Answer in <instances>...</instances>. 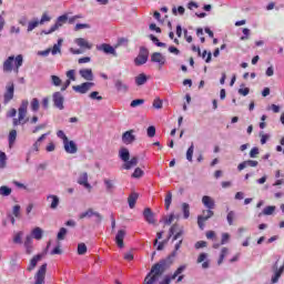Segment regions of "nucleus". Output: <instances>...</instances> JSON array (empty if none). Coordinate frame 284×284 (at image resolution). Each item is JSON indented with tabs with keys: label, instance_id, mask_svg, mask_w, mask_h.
Wrapping results in <instances>:
<instances>
[{
	"label": "nucleus",
	"instance_id": "6ab92c4d",
	"mask_svg": "<svg viewBox=\"0 0 284 284\" xmlns=\"http://www.w3.org/2000/svg\"><path fill=\"white\" fill-rule=\"evenodd\" d=\"M273 268H275V272L274 275L272 276V283H276L284 272V265L278 268V261H276Z\"/></svg>",
	"mask_w": 284,
	"mask_h": 284
},
{
	"label": "nucleus",
	"instance_id": "2eb2a0df",
	"mask_svg": "<svg viewBox=\"0 0 284 284\" xmlns=\"http://www.w3.org/2000/svg\"><path fill=\"white\" fill-rule=\"evenodd\" d=\"M79 74L84 81L92 82L94 81V73L92 72V69H81L79 71Z\"/></svg>",
	"mask_w": 284,
	"mask_h": 284
},
{
	"label": "nucleus",
	"instance_id": "cd10ccee",
	"mask_svg": "<svg viewBox=\"0 0 284 284\" xmlns=\"http://www.w3.org/2000/svg\"><path fill=\"white\" fill-rule=\"evenodd\" d=\"M61 45H63V39H58V42L53 44L51 49V54L54 57L57 54H61Z\"/></svg>",
	"mask_w": 284,
	"mask_h": 284
},
{
	"label": "nucleus",
	"instance_id": "69168bd1",
	"mask_svg": "<svg viewBox=\"0 0 284 284\" xmlns=\"http://www.w3.org/2000/svg\"><path fill=\"white\" fill-rule=\"evenodd\" d=\"M50 16H48V13H43L41 19L39 20L40 26H43V23H48V21H50Z\"/></svg>",
	"mask_w": 284,
	"mask_h": 284
},
{
	"label": "nucleus",
	"instance_id": "864d4df0",
	"mask_svg": "<svg viewBox=\"0 0 284 284\" xmlns=\"http://www.w3.org/2000/svg\"><path fill=\"white\" fill-rule=\"evenodd\" d=\"M143 103H145V100L143 99H135L133 101H131V108H139V105H143Z\"/></svg>",
	"mask_w": 284,
	"mask_h": 284
},
{
	"label": "nucleus",
	"instance_id": "0eeeda50",
	"mask_svg": "<svg viewBox=\"0 0 284 284\" xmlns=\"http://www.w3.org/2000/svg\"><path fill=\"white\" fill-rule=\"evenodd\" d=\"M97 50L99 52H104V54H112V57H119V53H116V49H114V47H112L110 43L98 44Z\"/></svg>",
	"mask_w": 284,
	"mask_h": 284
},
{
	"label": "nucleus",
	"instance_id": "c03bdc74",
	"mask_svg": "<svg viewBox=\"0 0 284 284\" xmlns=\"http://www.w3.org/2000/svg\"><path fill=\"white\" fill-rule=\"evenodd\" d=\"M89 99H91L92 101H103V97L99 95V91H92L89 94Z\"/></svg>",
	"mask_w": 284,
	"mask_h": 284
},
{
	"label": "nucleus",
	"instance_id": "4be33fe9",
	"mask_svg": "<svg viewBox=\"0 0 284 284\" xmlns=\"http://www.w3.org/2000/svg\"><path fill=\"white\" fill-rule=\"evenodd\" d=\"M274 212H276V206L268 205L264 207L263 211L257 214V216L258 219H261V216H272Z\"/></svg>",
	"mask_w": 284,
	"mask_h": 284
},
{
	"label": "nucleus",
	"instance_id": "a19ab883",
	"mask_svg": "<svg viewBox=\"0 0 284 284\" xmlns=\"http://www.w3.org/2000/svg\"><path fill=\"white\" fill-rule=\"evenodd\" d=\"M227 252H229L227 247H223L221 250V254H220V257L217 260V265H221L223 263V261H225V256H227Z\"/></svg>",
	"mask_w": 284,
	"mask_h": 284
},
{
	"label": "nucleus",
	"instance_id": "20e7f679",
	"mask_svg": "<svg viewBox=\"0 0 284 284\" xmlns=\"http://www.w3.org/2000/svg\"><path fill=\"white\" fill-rule=\"evenodd\" d=\"M186 268H187L186 265H181L180 267H178V270L172 275H165L164 278L159 284L172 283V281H174V278H176V276H181V274H183Z\"/></svg>",
	"mask_w": 284,
	"mask_h": 284
},
{
	"label": "nucleus",
	"instance_id": "39448f33",
	"mask_svg": "<svg viewBox=\"0 0 284 284\" xmlns=\"http://www.w3.org/2000/svg\"><path fill=\"white\" fill-rule=\"evenodd\" d=\"M92 88H94V82H83L82 84L73 85L72 90L78 94H88Z\"/></svg>",
	"mask_w": 284,
	"mask_h": 284
},
{
	"label": "nucleus",
	"instance_id": "412c9836",
	"mask_svg": "<svg viewBox=\"0 0 284 284\" xmlns=\"http://www.w3.org/2000/svg\"><path fill=\"white\" fill-rule=\"evenodd\" d=\"M74 43L78 44L79 48H84V50H92V44L85 40V38H78L74 40Z\"/></svg>",
	"mask_w": 284,
	"mask_h": 284
},
{
	"label": "nucleus",
	"instance_id": "13d9d810",
	"mask_svg": "<svg viewBox=\"0 0 284 284\" xmlns=\"http://www.w3.org/2000/svg\"><path fill=\"white\" fill-rule=\"evenodd\" d=\"M57 136H58V139H61L63 143L69 140L68 135H65V132H63V130H59L57 132Z\"/></svg>",
	"mask_w": 284,
	"mask_h": 284
},
{
	"label": "nucleus",
	"instance_id": "a18cd8bd",
	"mask_svg": "<svg viewBox=\"0 0 284 284\" xmlns=\"http://www.w3.org/2000/svg\"><path fill=\"white\" fill-rule=\"evenodd\" d=\"M39 106H40V104H39V99L33 98V99L31 100V111H32V112H39Z\"/></svg>",
	"mask_w": 284,
	"mask_h": 284
},
{
	"label": "nucleus",
	"instance_id": "9b49d317",
	"mask_svg": "<svg viewBox=\"0 0 284 284\" xmlns=\"http://www.w3.org/2000/svg\"><path fill=\"white\" fill-rule=\"evenodd\" d=\"M134 141H136L134 130L125 131L122 134V143H124V145H131V143H134Z\"/></svg>",
	"mask_w": 284,
	"mask_h": 284
},
{
	"label": "nucleus",
	"instance_id": "c85d7f7f",
	"mask_svg": "<svg viewBox=\"0 0 284 284\" xmlns=\"http://www.w3.org/2000/svg\"><path fill=\"white\" fill-rule=\"evenodd\" d=\"M119 159H121L123 162L130 161V150H128V148L120 149Z\"/></svg>",
	"mask_w": 284,
	"mask_h": 284
},
{
	"label": "nucleus",
	"instance_id": "f8f14e48",
	"mask_svg": "<svg viewBox=\"0 0 284 284\" xmlns=\"http://www.w3.org/2000/svg\"><path fill=\"white\" fill-rule=\"evenodd\" d=\"M91 219V216H95V223H101L103 221V216H101V213L94 212L92 209H89L87 212H83L80 214V219H85V217Z\"/></svg>",
	"mask_w": 284,
	"mask_h": 284
},
{
	"label": "nucleus",
	"instance_id": "338daca9",
	"mask_svg": "<svg viewBox=\"0 0 284 284\" xmlns=\"http://www.w3.org/2000/svg\"><path fill=\"white\" fill-rule=\"evenodd\" d=\"M45 128H47V124H45V123L39 124V125H37V126H34V128L32 129V133H33V134H37V132H39V131H41V130H45Z\"/></svg>",
	"mask_w": 284,
	"mask_h": 284
},
{
	"label": "nucleus",
	"instance_id": "4c0bfd02",
	"mask_svg": "<svg viewBox=\"0 0 284 284\" xmlns=\"http://www.w3.org/2000/svg\"><path fill=\"white\" fill-rule=\"evenodd\" d=\"M179 230H181V226L179 224H173L170 230H169V236L168 240H170L172 236H174V234H176V232H179Z\"/></svg>",
	"mask_w": 284,
	"mask_h": 284
},
{
	"label": "nucleus",
	"instance_id": "423d86ee",
	"mask_svg": "<svg viewBox=\"0 0 284 284\" xmlns=\"http://www.w3.org/2000/svg\"><path fill=\"white\" fill-rule=\"evenodd\" d=\"M45 272H48V264L44 263L40 266L34 275V284H45Z\"/></svg>",
	"mask_w": 284,
	"mask_h": 284
},
{
	"label": "nucleus",
	"instance_id": "09e8293b",
	"mask_svg": "<svg viewBox=\"0 0 284 284\" xmlns=\"http://www.w3.org/2000/svg\"><path fill=\"white\" fill-rule=\"evenodd\" d=\"M146 134L149 139H153V136L156 135V128L154 125H151L146 129Z\"/></svg>",
	"mask_w": 284,
	"mask_h": 284
},
{
	"label": "nucleus",
	"instance_id": "49530a36",
	"mask_svg": "<svg viewBox=\"0 0 284 284\" xmlns=\"http://www.w3.org/2000/svg\"><path fill=\"white\" fill-rule=\"evenodd\" d=\"M62 80L58 75H51V85H54L55 88H59L61 85Z\"/></svg>",
	"mask_w": 284,
	"mask_h": 284
},
{
	"label": "nucleus",
	"instance_id": "bb28decb",
	"mask_svg": "<svg viewBox=\"0 0 284 284\" xmlns=\"http://www.w3.org/2000/svg\"><path fill=\"white\" fill-rule=\"evenodd\" d=\"M41 260V254H37L34 255L31 261H30V264L28 266V272H32V270H34V267H37L38 263L40 262Z\"/></svg>",
	"mask_w": 284,
	"mask_h": 284
},
{
	"label": "nucleus",
	"instance_id": "7c9ffc66",
	"mask_svg": "<svg viewBox=\"0 0 284 284\" xmlns=\"http://www.w3.org/2000/svg\"><path fill=\"white\" fill-rule=\"evenodd\" d=\"M48 201H50V199L52 200L51 204H50V209L51 210H57L59 207V196L57 195H48L47 196Z\"/></svg>",
	"mask_w": 284,
	"mask_h": 284
},
{
	"label": "nucleus",
	"instance_id": "f257e3e1",
	"mask_svg": "<svg viewBox=\"0 0 284 284\" xmlns=\"http://www.w3.org/2000/svg\"><path fill=\"white\" fill-rule=\"evenodd\" d=\"M181 245H183V240H180L175 246L174 251L168 255L165 258L160 260L156 262L150 270V272L146 274L144 278L143 284H154L159 283V278L172 267V264L174 263V258L176 257V251L181 250Z\"/></svg>",
	"mask_w": 284,
	"mask_h": 284
},
{
	"label": "nucleus",
	"instance_id": "c9c22d12",
	"mask_svg": "<svg viewBox=\"0 0 284 284\" xmlns=\"http://www.w3.org/2000/svg\"><path fill=\"white\" fill-rule=\"evenodd\" d=\"M12 194V189L7 186V185H2L0 186V196H10Z\"/></svg>",
	"mask_w": 284,
	"mask_h": 284
},
{
	"label": "nucleus",
	"instance_id": "a211bd4d",
	"mask_svg": "<svg viewBox=\"0 0 284 284\" xmlns=\"http://www.w3.org/2000/svg\"><path fill=\"white\" fill-rule=\"evenodd\" d=\"M125 239V231L124 230H119L116 235H115V243L120 250H123L125 247V244L123 243V240Z\"/></svg>",
	"mask_w": 284,
	"mask_h": 284
},
{
	"label": "nucleus",
	"instance_id": "aec40b11",
	"mask_svg": "<svg viewBox=\"0 0 284 284\" xmlns=\"http://www.w3.org/2000/svg\"><path fill=\"white\" fill-rule=\"evenodd\" d=\"M202 203L204 206H206L207 210H214V207H216L214 199L210 197V195H204L202 197Z\"/></svg>",
	"mask_w": 284,
	"mask_h": 284
},
{
	"label": "nucleus",
	"instance_id": "4d7b16f0",
	"mask_svg": "<svg viewBox=\"0 0 284 284\" xmlns=\"http://www.w3.org/2000/svg\"><path fill=\"white\" fill-rule=\"evenodd\" d=\"M143 176V170L141 168H136L134 172L132 173L133 179H141Z\"/></svg>",
	"mask_w": 284,
	"mask_h": 284
},
{
	"label": "nucleus",
	"instance_id": "b1692460",
	"mask_svg": "<svg viewBox=\"0 0 284 284\" xmlns=\"http://www.w3.org/2000/svg\"><path fill=\"white\" fill-rule=\"evenodd\" d=\"M136 201H139V193H131L128 197V203H129V207L131 210H134L135 205H136Z\"/></svg>",
	"mask_w": 284,
	"mask_h": 284
},
{
	"label": "nucleus",
	"instance_id": "4468645a",
	"mask_svg": "<svg viewBox=\"0 0 284 284\" xmlns=\"http://www.w3.org/2000/svg\"><path fill=\"white\" fill-rule=\"evenodd\" d=\"M4 103H10L14 99V83L7 85V90L3 95Z\"/></svg>",
	"mask_w": 284,
	"mask_h": 284
},
{
	"label": "nucleus",
	"instance_id": "9d476101",
	"mask_svg": "<svg viewBox=\"0 0 284 284\" xmlns=\"http://www.w3.org/2000/svg\"><path fill=\"white\" fill-rule=\"evenodd\" d=\"M151 63H158V65L160 68H162L166 63L165 55H163V53H161V52L152 53L151 54Z\"/></svg>",
	"mask_w": 284,
	"mask_h": 284
},
{
	"label": "nucleus",
	"instance_id": "72a5a7b5",
	"mask_svg": "<svg viewBox=\"0 0 284 284\" xmlns=\"http://www.w3.org/2000/svg\"><path fill=\"white\" fill-rule=\"evenodd\" d=\"M13 243L16 245H21L23 243V231H19L18 233H16V235L13 236Z\"/></svg>",
	"mask_w": 284,
	"mask_h": 284
},
{
	"label": "nucleus",
	"instance_id": "5701e85b",
	"mask_svg": "<svg viewBox=\"0 0 284 284\" xmlns=\"http://www.w3.org/2000/svg\"><path fill=\"white\" fill-rule=\"evenodd\" d=\"M135 85L141 87L148 83V75L145 73H140L134 78Z\"/></svg>",
	"mask_w": 284,
	"mask_h": 284
},
{
	"label": "nucleus",
	"instance_id": "2f4dec72",
	"mask_svg": "<svg viewBox=\"0 0 284 284\" xmlns=\"http://www.w3.org/2000/svg\"><path fill=\"white\" fill-rule=\"evenodd\" d=\"M149 39L152 41V43H154V45H156L158 48H168V44L165 42H161L159 41V38H156V36L154 34H150Z\"/></svg>",
	"mask_w": 284,
	"mask_h": 284
},
{
	"label": "nucleus",
	"instance_id": "58836bf2",
	"mask_svg": "<svg viewBox=\"0 0 284 284\" xmlns=\"http://www.w3.org/2000/svg\"><path fill=\"white\" fill-rule=\"evenodd\" d=\"M165 210H170V205H172V192L169 191L166 193L165 200H164Z\"/></svg>",
	"mask_w": 284,
	"mask_h": 284
},
{
	"label": "nucleus",
	"instance_id": "f704fd0d",
	"mask_svg": "<svg viewBox=\"0 0 284 284\" xmlns=\"http://www.w3.org/2000/svg\"><path fill=\"white\" fill-rule=\"evenodd\" d=\"M9 146L12 148V145H14L16 141H17V130H11L9 133Z\"/></svg>",
	"mask_w": 284,
	"mask_h": 284
},
{
	"label": "nucleus",
	"instance_id": "774afa93",
	"mask_svg": "<svg viewBox=\"0 0 284 284\" xmlns=\"http://www.w3.org/2000/svg\"><path fill=\"white\" fill-rule=\"evenodd\" d=\"M203 247H207V242L199 241V242L195 243V250H201Z\"/></svg>",
	"mask_w": 284,
	"mask_h": 284
},
{
	"label": "nucleus",
	"instance_id": "f03ea898",
	"mask_svg": "<svg viewBox=\"0 0 284 284\" xmlns=\"http://www.w3.org/2000/svg\"><path fill=\"white\" fill-rule=\"evenodd\" d=\"M23 65V55L18 54L16 58L14 55H10L3 62V72H12V70H19Z\"/></svg>",
	"mask_w": 284,
	"mask_h": 284
},
{
	"label": "nucleus",
	"instance_id": "0e129e2a",
	"mask_svg": "<svg viewBox=\"0 0 284 284\" xmlns=\"http://www.w3.org/2000/svg\"><path fill=\"white\" fill-rule=\"evenodd\" d=\"M260 153L258 146H254L251 151H250V158L251 159H256V155Z\"/></svg>",
	"mask_w": 284,
	"mask_h": 284
},
{
	"label": "nucleus",
	"instance_id": "680f3d73",
	"mask_svg": "<svg viewBox=\"0 0 284 284\" xmlns=\"http://www.w3.org/2000/svg\"><path fill=\"white\" fill-rule=\"evenodd\" d=\"M246 168H257L258 166V161L256 160H246Z\"/></svg>",
	"mask_w": 284,
	"mask_h": 284
},
{
	"label": "nucleus",
	"instance_id": "393cba45",
	"mask_svg": "<svg viewBox=\"0 0 284 284\" xmlns=\"http://www.w3.org/2000/svg\"><path fill=\"white\" fill-rule=\"evenodd\" d=\"M31 236L32 239H34L36 241H41V239H43V229L37 226L31 231Z\"/></svg>",
	"mask_w": 284,
	"mask_h": 284
},
{
	"label": "nucleus",
	"instance_id": "ea45409f",
	"mask_svg": "<svg viewBox=\"0 0 284 284\" xmlns=\"http://www.w3.org/2000/svg\"><path fill=\"white\" fill-rule=\"evenodd\" d=\"M67 234H68V229L61 227L57 235L58 241H64Z\"/></svg>",
	"mask_w": 284,
	"mask_h": 284
},
{
	"label": "nucleus",
	"instance_id": "8fccbe9b",
	"mask_svg": "<svg viewBox=\"0 0 284 284\" xmlns=\"http://www.w3.org/2000/svg\"><path fill=\"white\" fill-rule=\"evenodd\" d=\"M12 214L13 216H16V219H21V205L19 204L14 205L12 210Z\"/></svg>",
	"mask_w": 284,
	"mask_h": 284
},
{
	"label": "nucleus",
	"instance_id": "79ce46f5",
	"mask_svg": "<svg viewBox=\"0 0 284 284\" xmlns=\"http://www.w3.org/2000/svg\"><path fill=\"white\" fill-rule=\"evenodd\" d=\"M87 252H88V246L85 245V243L78 244L79 256H83V254H87Z\"/></svg>",
	"mask_w": 284,
	"mask_h": 284
},
{
	"label": "nucleus",
	"instance_id": "603ef678",
	"mask_svg": "<svg viewBox=\"0 0 284 284\" xmlns=\"http://www.w3.org/2000/svg\"><path fill=\"white\" fill-rule=\"evenodd\" d=\"M75 73H77V71H74V70L67 71V79H68V81H77Z\"/></svg>",
	"mask_w": 284,
	"mask_h": 284
},
{
	"label": "nucleus",
	"instance_id": "3c124183",
	"mask_svg": "<svg viewBox=\"0 0 284 284\" xmlns=\"http://www.w3.org/2000/svg\"><path fill=\"white\" fill-rule=\"evenodd\" d=\"M202 59H205V63H211L212 62V52H207V50H204L203 53L201 54Z\"/></svg>",
	"mask_w": 284,
	"mask_h": 284
},
{
	"label": "nucleus",
	"instance_id": "c756f323",
	"mask_svg": "<svg viewBox=\"0 0 284 284\" xmlns=\"http://www.w3.org/2000/svg\"><path fill=\"white\" fill-rule=\"evenodd\" d=\"M68 22V14H62L60 17H58L55 23L53 24V28L59 29L63 26V23Z\"/></svg>",
	"mask_w": 284,
	"mask_h": 284
},
{
	"label": "nucleus",
	"instance_id": "6e6d98bb",
	"mask_svg": "<svg viewBox=\"0 0 284 284\" xmlns=\"http://www.w3.org/2000/svg\"><path fill=\"white\" fill-rule=\"evenodd\" d=\"M104 185L106 187V192H112V190L114 189L112 180L104 179Z\"/></svg>",
	"mask_w": 284,
	"mask_h": 284
},
{
	"label": "nucleus",
	"instance_id": "052dcab7",
	"mask_svg": "<svg viewBox=\"0 0 284 284\" xmlns=\"http://www.w3.org/2000/svg\"><path fill=\"white\" fill-rule=\"evenodd\" d=\"M153 108H155V110H161V108H163V100L161 99H155L153 101Z\"/></svg>",
	"mask_w": 284,
	"mask_h": 284
},
{
	"label": "nucleus",
	"instance_id": "6e6552de",
	"mask_svg": "<svg viewBox=\"0 0 284 284\" xmlns=\"http://www.w3.org/2000/svg\"><path fill=\"white\" fill-rule=\"evenodd\" d=\"M52 101H53L54 108H57L58 110L65 109V106L63 105L65 98H63V94L60 91H57L53 93Z\"/></svg>",
	"mask_w": 284,
	"mask_h": 284
},
{
	"label": "nucleus",
	"instance_id": "37998d69",
	"mask_svg": "<svg viewBox=\"0 0 284 284\" xmlns=\"http://www.w3.org/2000/svg\"><path fill=\"white\" fill-rule=\"evenodd\" d=\"M193 156H194V143H191L190 148L186 151V160L192 162Z\"/></svg>",
	"mask_w": 284,
	"mask_h": 284
},
{
	"label": "nucleus",
	"instance_id": "7ed1b4c3",
	"mask_svg": "<svg viewBox=\"0 0 284 284\" xmlns=\"http://www.w3.org/2000/svg\"><path fill=\"white\" fill-rule=\"evenodd\" d=\"M148 59H150V50L145 47H140V51L138 57L134 59V65L138 68L141 65H145L148 63Z\"/></svg>",
	"mask_w": 284,
	"mask_h": 284
},
{
	"label": "nucleus",
	"instance_id": "e433bc0d",
	"mask_svg": "<svg viewBox=\"0 0 284 284\" xmlns=\"http://www.w3.org/2000/svg\"><path fill=\"white\" fill-rule=\"evenodd\" d=\"M182 212H183V219L187 220L190 219V204L189 203H182Z\"/></svg>",
	"mask_w": 284,
	"mask_h": 284
},
{
	"label": "nucleus",
	"instance_id": "473e14b6",
	"mask_svg": "<svg viewBox=\"0 0 284 284\" xmlns=\"http://www.w3.org/2000/svg\"><path fill=\"white\" fill-rule=\"evenodd\" d=\"M39 26H41V23L39 22V19L34 18L28 23L27 32H32V30H34L36 28H39Z\"/></svg>",
	"mask_w": 284,
	"mask_h": 284
},
{
	"label": "nucleus",
	"instance_id": "ddd939ff",
	"mask_svg": "<svg viewBox=\"0 0 284 284\" xmlns=\"http://www.w3.org/2000/svg\"><path fill=\"white\" fill-rule=\"evenodd\" d=\"M63 145L67 154H77V152H79V148L77 146L75 141L68 140L67 142L63 143Z\"/></svg>",
	"mask_w": 284,
	"mask_h": 284
},
{
	"label": "nucleus",
	"instance_id": "bf43d9fd",
	"mask_svg": "<svg viewBox=\"0 0 284 284\" xmlns=\"http://www.w3.org/2000/svg\"><path fill=\"white\" fill-rule=\"evenodd\" d=\"M90 24L88 23H77L74 27L75 32H78V30H85L89 29Z\"/></svg>",
	"mask_w": 284,
	"mask_h": 284
},
{
	"label": "nucleus",
	"instance_id": "5fc2aeb1",
	"mask_svg": "<svg viewBox=\"0 0 284 284\" xmlns=\"http://www.w3.org/2000/svg\"><path fill=\"white\" fill-rule=\"evenodd\" d=\"M205 217H203V215L197 216V225L200 227V230H205Z\"/></svg>",
	"mask_w": 284,
	"mask_h": 284
},
{
	"label": "nucleus",
	"instance_id": "1a4fd4ad",
	"mask_svg": "<svg viewBox=\"0 0 284 284\" xmlns=\"http://www.w3.org/2000/svg\"><path fill=\"white\" fill-rule=\"evenodd\" d=\"M142 216H143L144 221L146 223H149V225H156V217H155L154 212L152 211V209L145 207L143 213H142Z\"/></svg>",
	"mask_w": 284,
	"mask_h": 284
},
{
	"label": "nucleus",
	"instance_id": "a878e982",
	"mask_svg": "<svg viewBox=\"0 0 284 284\" xmlns=\"http://www.w3.org/2000/svg\"><path fill=\"white\" fill-rule=\"evenodd\" d=\"M114 88L118 92H128V90H130V87H128V84L123 83L121 80H115Z\"/></svg>",
	"mask_w": 284,
	"mask_h": 284
},
{
	"label": "nucleus",
	"instance_id": "e2e57ef3",
	"mask_svg": "<svg viewBox=\"0 0 284 284\" xmlns=\"http://www.w3.org/2000/svg\"><path fill=\"white\" fill-rule=\"evenodd\" d=\"M230 242V233H222L221 245H225Z\"/></svg>",
	"mask_w": 284,
	"mask_h": 284
},
{
	"label": "nucleus",
	"instance_id": "de8ad7c7",
	"mask_svg": "<svg viewBox=\"0 0 284 284\" xmlns=\"http://www.w3.org/2000/svg\"><path fill=\"white\" fill-rule=\"evenodd\" d=\"M234 216H236V213L234 211H230L226 215V221L229 225H234Z\"/></svg>",
	"mask_w": 284,
	"mask_h": 284
},
{
	"label": "nucleus",
	"instance_id": "f3484780",
	"mask_svg": "<svg viewBox=\"0 0 284 284\" xmlns=\"http://www.w3.org/2000/svg\"><path fill=\"white\" fill-rule=\"evenodd\" d=\"M78 184L85 187V190H92V185L88 183V172H83L78 178Z\"/></svg>",
	"mask_w": 284,
	"mask_h": 284
},
{
	"label": "nucleus",
	"instance_id": "dca6fc26",
	"mask_svg": "<svg viewBox=\"0 0 284 284\" xmlns=\"http://www.w3.org/2000/svg\"><path fill=\"white\" fill-rule=\"evenodd\" d=\"M139 165V158L133 156L131 160H126L123 162L121 170H132V168H136Z\"/></svg>",
	"mask_w": 284,
	"mask_h": 284
}]
</instances>
